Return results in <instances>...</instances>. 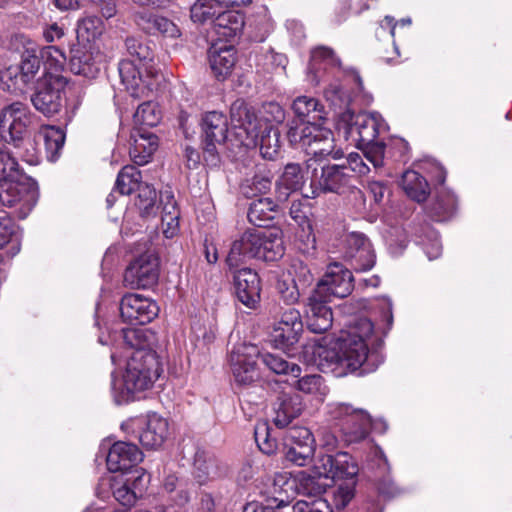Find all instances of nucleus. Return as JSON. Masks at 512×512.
<instances>
[{
    "label": "nucleus",
    "instance_id": "nucleus-1",
    "mask_svg": "<svg viewBox=\"0 0 512 512\" xmlns=\"http://www.w3.org/2000/svg\"><path fill=\"white\" fill-rule=\"evenodd\" d=\"M374 325L364 317L351 322L341 331L335 346L325 350V359L330 362L336 376L358 371V375L373 372L382 362V357L369 350L373 343Z\"/></svg>",
    "mask_w": 512,
    "mask_h": 512
},
{
    "label": "nucleus",
    "instance_id": "nucleus-2",
    "mask_svg": "<svg viewBox=\"0 0 512 512\" xmlns=\"http://www.w3.org/2000/svg\"><path fill=\"white\" fill-rule=\"evenodd\" d=\"M131 59L119 63V74L127 92L135 99L146 98L156 89L159 75L154 68V52L143 40L127 38Z\"/></svg>",
    "mask_w": 512,
    "mask_h": 512
},
{
    "label": "nucleus",
    "instance_id": "nucleus-3",
    "mask_svg": "<svg viewBox=\"0 0 512 512\" xmlns=\"http://www.w3.org/2000/svg\"><path fill=\"white\" fill-rule=\"evenodd\" d=\"M38 199L35 182L24 174L12 152L0 149V202L14 208L17 216L24 219Z\"/></svg>",
    "mask_w": 512,
    "mask_h": 512
},
{
    "label": "nucleus",
    "instance_id": "nucleus-4",
    "mask_svg": "<svg viewBox=\"0 0 512 512\" xmlns=\"http://www.w3.org/2000/svg\"><path fill=\"white\" fill-rule=\"evenodd\" d=\"M338 128L347 140L364 151V156L374 168L383 166L385 145L377 136L386 131L387 125L377 112L355 114L347 109L339 116Z\"/></svg>",
    "mask_w": 512,
    "mask_h": 512
},
{
    "label": "nucleus",
    "instance_id": "nucleus-5",
    "mask_svg": "<svg viewBox=\"0 0 512 512\" xmlns=\"http://www.w3.org/2000/svg\"><path fill=\"white\" fill-rule=\"evenodd\" d=\"M160 375V364L156 353L140 349L128 355L126 371L121 381H112V391L117 404L133 399L136 392L152 387Z\"/></svg>",
    "mask_w": 512,
    "mask_h": 512
},
{
    "label": "nucleus",
    "instance_id": "nucleus-6",
    "mask_svg": "<svg viewBox=\"0 0 512 512\" xmlns=\"http://www.w3.org/2000/svg\"><path fill=\"white\" fill-rule=\"evenodd\" d=\"M30 123L26 105L20 102L5 107L0 115V135L6 142H13L19 151L16 154L27 163H38V155L30 140L25 139Z\"/></svg>",
    "mask_w": 512,
    "mask_h": 512
},
{
    "label": "nucleus",
    "instance_id": "nucleus-7",
    "mask_svg": "<svg viewBox=\"0 0 512 512\" xmlns=\"http://www.w3.org/2000/svg\"><path fill=\"white\" fill-rule=\"evenodd\" d=\"M358 474L359 466L356 460L348 453L340 452L335 456L318 457L313 465L312 474L300 471L298 474L290 473V478L293 480H315L323 477L330 480H352Z\"/></svg>",
    "mask_w": 512,
    "mask_h": 512
},
{
    "label": "nucleus",
    "instance_id": "nucleus-8",
    "mask_svg": "<svg viewBox=\"0 0 512 512\" xmlns=\"http://www.w3.org/2000/svg\"><path fill=\"white\" fill-rule=\"evenodd\" d=\"M269 116L270 112H265V105L261 116L257 117L244 100L238 99L233 102L230 109L231 125L241 145L246 148L257 146L264 117Z\"/></svg>",
    "mask_w": 512,
    "mask_h": 512
},
{
    "label": "nucleus",
    "instance_id": "nucleus-9",
    "mask_svg": "<svg viewBox=\"0 0 512 512\" xmlns=\"http://www.w3.org/2000/svg\"><path fill=\"white\" fill-rule=\"evenodd\" d=\"M329 413L337 421L336 425L347 444L362 441L367 437L371 426V417L365 410L340 403L331 406Z\"/></svg>",
    "mask_w": 512,
    "mask_h": 512
},
{
    "label": "nucleus",
    "instance_id": "nucleus-10",
    "mask_svg": "<svg viewBox=\"0 0 512 512\" xmlns=\"http://www.w3.org/2000/svg\"><path fill=\"white\" fill-rule=\"evenodd\" d=\"M306 169L311 172L312 197L318 196L320 192L339 193L350 184V174L345 164L321 166L318 159H308Z\"/></svg>",
    "mask_w": 512,
    "mask_h": 512
},
{
    "label": "nucleus",
    "instance_id": "nucleus-11",
    "mask_svg": "<svg viewBox=\"0 0 512 512\" xmlns=\"http://www.w3.org/2000/svg\"><path fill=\"white\" fill-rule=\"evenodd\" d=\"M67 81L62 74L46 73L40 77L31 96L36 110L45 116H53L60 112L63 103V91Z\"/></svg>",
    "mask_w": 512,
    "mask_h": 512
},
{
    "label": "nucleus",
    "instance_id": "nucleus-12",
    "mask_svg": "<svg viewBox=\"0 0 512 512\" xmlns=\"http://www.w3.org/2000/svg\"><path fill=\"white\" fill-rule=\"evenodd\" d=\"M19 65H11L1 71V84L4 90L23 93L33 82L40 68V57L34 49H27Z\"/></svg>",
    "mask_w": 512,
    "mask_h": 512
},
{
    "label": "nucleus",
    "instance_id": "nucleus-13",
    "mask_svg": "<svg viewBox=\"0 0 512 512\" xmlns=\"http://www.w3.org/2000/svg\"><path fill=\"white\" fill-rule=\"evenodd\" d=\"M288 489L307 498L317 497L324 491L320 482H263L261 493L265 496L267 505L281 508L289 505L293 499Z\"/></svg>",
    "mask_w": 512,
    "mask_h": 512
},
{
    "label": "nucleus",
    "instance_id": "nucleus-14",
    "mask_svg": "<svg viewBox=\"0 0 512 512\" xmlns=\"http://www.w3.org/2000/svg\"><path fill=\"white\" fill-rule=\"evenodd\" d=\"M260 352L256 345L239 343L233 347L229 363L234 381L238 385H250L259 379L257 358Z\"/></svg>",
    "mask_w": 512,
    "mask_h": 512
},
{
    "label": "nucleus",
    "instance_id": "nucleus-15",
    "mask_svg": "<svg viewBox=\"0 0 512 512\" xmlns=\"http://www.w3.org/2000/svg\"><path fill=\"white\" fill-rule=\"evenodd\" d=\"M353 290L352 272L341 263L333 262L327 266L326 272L318 282L314 293L324 298L347 297Z\"/></svg>",
    "mask_w": 512,
    "mask_h": 512
},
{
    "label": "nucleus",
    "instance_id": "nucleus-16",
    "mask_svg": "<svg viewBox=\"0 0 512 512\" xmlns=\"http://www.w3.org/2000/svg\"><path fill=\"white\" fill-rule=\"evenodd\" d=\"M159 276L158 258L146 252L136 258L124 273V284L131 289L150 288L157 283Z\"/></svg>",
    "mask_w": 512,
    "mask_h": 512
},
{
    "label": "nucleus",
    "instance_id": "nucleus-17",
    "mask_svg": "<svg viewBox=\"0 0 512 512\" xmlns=\"http://www.w3.org/2000/svg\"><path fill=\"white\" fill-rule=\"evenodd\" d=\"M302 332L303 322L300 312L295 308H288L274 323L270 333L271 342L278 349L288 350L298 343Z\"/></svg>",
    "mask_w": 512,
    "mask_h": 512
},
{
    "label": "nucleus",
    "instance_id": "nucleus-18",
    "mask_svg": "<svg viewBox=\"0 0 512 512\" xmlns=\"http://www.w3.org/2000/svg\"><path fill=\"white\" fill-rule=\"evenodd\" d=\"M265 112H270L269 117H264L260 130L257 146L263 158L273 160L280 151V132L273 123H280L284 119V111L277 103L265 104Z\"/></svg>",
    "mask_w": 512,
    "mask_h": 512
},
{
    "label": "nucleus",
    "instance_id": "nucleus-19",
    "mask_svg": "<svg viewBox=\"0 0 512 512\" xmlns=\"http://www.w3.org/2000/svg\"><path fill=\"white\" fill-rule=\"evenodd\" d=\"M159 313V306L150 298L140 294L129 293L122 297L120 315L123 321L131 325L150 323Z\"/></svg>",
    "mask_w": 512,
    "mask_h": 512
},
{
    "label": "nucleus",
    "instance_id": "nucleus-20",
    "mask_svg": "<svg viewBox=\"0 0 512 512\" xmlns=\"http://www.w3.org/2000/svg\"><path fill=\"white\" fill-rule=\"evenodd\" d=\"M105 56L96 44L76 43L70 49V69L74 74L95 78L100 72Z\"/></svg>",
    "mask_w": 512,
    "mask_h": 512
},
{
    "label": "nucleus",
    "instance_id": "nucleus-21",
    "mask_svg": "<svg viewBox=\"0 0 512 512\" xmlns=\"http://www.w3.org/2000/svg\"><path fill=\"white\" fill-rule=\"evenodd\" d=\"M264 231L256 228L247 229L230 248L226 262L230 268L238 267L250 259H258Z\"/></svg>",
    "mask_w": 512,
    "mask_h": 512
},
{
    "label": "nucleus",
    "instance_id": "nucleus-22",
    "mask_svg": "<svg viewBox=\"0 0 512 512\" xmlns=\"http://www.w3.org/2000/svg\"><path fill=\"white\" fill-rule=\"evenodd\" d=\"M142 460L143 453L135 444L117 441L109 448L106 465L112 473L126 474L132 472Z\"/></svg>",
    "mask_w": 512,
    "mask_h": 512
},
{
    "label": "nucleus",
    "instance_id": "nucleus-23",
    "mask_svg": "<svg viewBox=\"0 0 512 512\" xmlns=\"http://www.w3.org/2000/svg\"><path fill=\"white\" fill-rule=\"evenodd\" d=\"M308 130V140H306L304 151L307 155L313 156L311 159L326 156L340 159L343 156V151L335 148L333 133L330 129L313 123L308 126Z\"/></svg>",
    "mask_w": 512,
    "mask_h": 512
},
{
    "label": "nucleus",
    "instance_id": "nucleus-24",
    "mask_svg": "<svg viewBox=\"0 0 512 512\" xmlns=\"http://www.w3.org/2000/svg\"><path fill=\"white\" fill-rule=\"evenodd\" d=\"M330 301L314 292L308 297L306 323L311 332L321 334L332 327L333 314L331 308L327 306Z\"/></svg>",
    "mask_w": 512,
    "mask_h": 512
},
{
    "label": "nucleus",
    "instance_id": "nucleus-25",
    "mask_svg": "<svg viewBox=\"0 0 512 512\" xmlns=\"http://www.w3.org/2000/svg\"><path fill=\"white\" fill-rule=\"evenodd\" d=\"M234 286L238 300L246 307L255 309L261 291L258 274L249 268L240 269L234 275Z\"/></svg>",
    "mask_w": 512,
    "mask_h": 512
},
{
    "label": "nucleus",
    "instance_id": "nucleus-26",
    "mask_svg": "<svg viewBox=\"0 0 512 512\" xmlns=\"http://www.w3.org/2000/svg\"><path fill=\"white\" fill-rule=\"evenodd\" d=\"M205 150L211 154L215 152V145L221 144L227 138L228 120L219 111H210L202 119Z\"/></svg>",
    "mask_w": 512,
    "mask_h": 512
},
{
    "label": "nucleus",
    "instance_id": "nucleus-27",
    "mask_svg": "<svg viewBox=\"0 0 512 512\" xmlns=\"http://www.w3.org/2000/svg\"><path fill=\"white\" fill-rule=\"evenodd\" d=\"M306 162L304 166L298 163H288L276 182L278 198L286 201L289 195L299 191L307 180Z\"/></svg>",
    "mask_w": 512,
    "mask_h": 512
},
{
    "label": "nucleus",
    "instance_id": "nucleus-28",
    "mask_svg": "<svg viewBox=\"0 0 512 512\" xmlns=\"http://www.w3.org/2000/svg\"><path fill=\"white\" fill-rule=\"evenodd\" d=\"M168 436V422L156 413L149 414L138 434L143 447L156 449L160 447Z\"/></svg>",
    "mask_w": 512,
    "mask_h": 512
},
{
    "label": "nucleus",
    "instance_id": "nucleus-29",
    "mask_svg": "<svg viewBox=\"0 0 512 512\" xmlns=\"http://www.w3.org/2000/svg\"><path fill=\"white\" fill-rule=\"evenodd\" d=\"M136 23L149 34H161L163 37L176 39L181 36L179 27L170 19L148 12H141L135 16Z\"/></svg>",
    "mask_w": 512,
    "mask_h": 512
},
{
    "label": "nucleus",
    "instance_id": "nucleus-30",
    "mask_svg": "<svg viewBox=\"0 0 512 512\" xmlns=\"http://www.w3.org/2000/svg\"><path fill=\"white\" fill-rule=\"evenodd\" d=\"M130 157L139 166L147 164L158 148V137L150 132L136 130L131 135Z\"/></svg>",
    "mask_w": 512,
    "mask_h": 512
},
{
    "label": "nucleus",
    "instance_id": "nucleus-31",
    "mask_svg": "<svg viewBox=\"0 0 512 512\" xmlns=\"http://www.w3.org/2000/svg\"><path fill=\"white\" fill-rule=\"evenodd\" d=\"M228 467L215 457L205 452H197L193 463V475L195 478H208L215 480L228 477Z\"/></svg>",
    "mask_w": 512,
    "mask_h": 512
},
{
    "label": "nucleus",
    "instance_id": "nucleus-32",
    "mask_svg": "<svg viewBox=\"0 0 512 512\" xmlns=\"http://www.w3.org/2000/svg\"><path fill=\"white\" fill-rule=\"evenodd\" d=\"M303 408L302 399L298 395L279 397L274 407V424L279 428L288 426L293 419L302 413Z\"/></svg>",
    "mask_w": 512,
    "mask_h": 512
},
{
    "label": "nucleus",
    "instance_id": "nucleus-33",
    "mask_svg": "<svg viewBox=\"0 0 512 512\" xmlns=\"http://www.w3.org/2000/svg\"><path fill=\"white\" fill-rule=\"evenodd\" d=\"M160 202L163 204L161 228L166 238H173L179 232L180 212L174 195L170 190L160 192Z\"/></svg>",
    "mask_w": 512,
    "mask_h": 512
},
{
    "label": "nucleus",
    "instance_id": "nucleus-34",
    "mask_svg": "<svg viewBox=\"0 0 512 512\" xmlns=\"http://www.w3.org/2000/svg\"><path fill=\"white\" fill-rule=\"evenodd\" d=\"M209 62L217 78L225 79L232 71L236 56L232 46L214 44L209 49Z\"/></svg>",
    "mask_w": 512,
    "mask_h": 512
},
{
    "label": "nucleus",
    "instance_id": "nucleus-35",
    "mask_svg": "<svg viewBox=\"0 0 512 512\" xmlns=\"http://www.w3.org/2000/svg\"><path fill=\"white\" fill-rule=\"evenodd\" d=\"M457 208L455 195L446 188L437 191L426 210L428 215L435 221H445L452 217Z\"/></svg>",
    "mask_w": 512,
    "mask_h": 512
},
{
    "label": "nucleus",
    "instance_id": "nucleus-36",
    "mask_svg": "<svg viewBox=\"0 0 512 512\" xmlns=\"http://www.w3.org/2000/svg\"><path fill=\"white\" fill-rule=\"evenodd\" d=\"M277 204L269 197H260L250 203L247 217L251 224L263 227L269 225L276 214Z\"/></svg>",
    "mask_w": 512,
    "mask_h": 512
},
{
    "label": "nucleus",
    "instance_id": "nucleus-37",
    "mask_svg": "<svg viewBox=\"0 0 512 512\" xmlns=\"http://www.w3.org/2000/svg\"><path fill=\"white\" fill-rule=\"evenodd\" d=\"M244 23L243 14L223 9V12L219 14L214 22V28L218 35L229 39L236 37L242 32Z\"/></svg>",
    "mask_w": 512,
    "mask_h": 512
},
{
    "label": "nucleus",
    "instance_id": "nucleus-38",
    "mask_svg": "<svg viewBox=\"0 0 512 512\" xmlns=\"http://www.w3.org/2000/svg\"><path fill=\"white\" fill-rule=\"evenodd\" d=\"M143 482H112L111 489L114 498L123 506L132 507L142 498L147 487Z\"/></svg>",
    "mask_w": 512,
    "mask_h": 512
},
{
    "label": "nucleus",
    "instance_id": "nucleus-39",
    "mask_svg": "<svg viewBox=\"0 0 512 512\" xmlns=\"http://www.w3.org/2000/svg\"><path fill=\"white\" fill-rule=\"evenodd\" d=\"M229 7L220 0H196L191 6L190 17L195 23L215 22L223 9Z\"/></svg>",
    "mask_w": 512,
    "mask_h": 512
},
{
    "label": "nucleus",
    "instance_id": "nucleus-40",
    "mask_svg": "<svg viewBox=\"0 0 512 512\" xmlns=\"http://www.w3.org/2000/svg\"><path fill=\"white\" fill-rule=\"evenodd\" d=\"M402 186L406 194L417 202L424 201L429 193V185L426 179L413 170L406 171L403 174Z\"/></svg>",
    "mask_w": 512,
    "mask_h": 512
},
{
    "label": "nucleus",
    "instance_id": "nucleus-41",
    "mask_svg": "<svg viewBox=\"0 0 512 512\" xmlns=\"http://www.w3.org/2000/svg\"><path fill=\"white\" fill-rule=\"evenodd\" d=\"M103 21L96 16H87L78 21L77 43L96 44L95 40L103 33Z\"/></svg>",
    "mask_w": 512,
    "mask_h": 512
},
{
    "label": "nucleus",
    "instance_id": "nucleus-42",
    "mask_svg": "<svg viewBox=\"0 0 512 512\" xmlns=\"http://www.w3.org/2000/svg\"><path fill=\"white\" fill-rule=\"evenodd\" d=\"M38 138L43 140L46 157L50 162L58 159L65 141V134L60 128L46 127L40 131Z\"/></svg>",
    "mask_w": 512,
    "mask_h": 512
},
{
    "label": "nucleus",
    "instance_id": "nucleus-43",
    "mask_svg": "<svg viewBox=\"0 0 512 512\" xmlns=\"http://www.w3.org/2000/svg\"><path fill=\"white\" fill-rule=\"evenodd\" d=\"M320 485L324 488V491L318 497L322 498L321 496L326 494V498L330 499L337 509L346 507L355 496V482H341L339 485L330 486L329 488Z\"/></svg>",
    "mask_w": 512,
    "mask_h": 512
},
{
    "label": "nucleus",
    "instance_id": "nucleus-44",
    "mask_svg": "<svg viewBox=\"0 0 512 512\" xmlns=\"http://www.w3.org/2000/svg\"><path fill=\"white\" fill-rule=\"evenodd\" d=\"M292 108L300 121H304L308 118L307 122H310V120L316 121L323 118V106L313 97H297L293 102Z\"/></svg>",
    "mask_w": 512,
    "mask_h": 512
},
{
    "label": "nucleus",
    "instance_id": "nucleus-45",
    "mask_svg": "<svg viewBox=\"0 0 512 512\" xmlns=\"http://www.w3.org/2000/svg\"><path fill=\"white\" fill-rule=\"evenodd\" d=\"M141 179V172L135 166L127 165L118 173L115 190L121 195H129L143 185Z\"/></svg>",
    "mask_w": 512,
    "mask_h": 512
},
{
    "label": "nucleus",
    "instance_id": "nucleus-46",
    "mask_svg": "<svg viewBox=\"0 0 512 512\" xmlns=\"http://www.w3.org/2000/svg\"><path fill=\"white\" fill-rule=\"evenodd\" d=\"M10 244L13 255L20 250L19 228L4 211H0V249Z\"/></svg>",
    "mask_w": 512,
    "mask_h": 512
},
{
    "label": "nucleus",
    "instance_id": "nucleus-47",
    "mask_svg": "<svg viewBox=\"0 0 512 512\" xmlns=\"http://www.w3.org/2000/svg\"><path fill=\"white\" fill-rule=\"evenodd\" d=\"M289 273L295 274V278H293L294 286L291 289H287L286 292H283V298L288 303H294L300 296L298 285L300 284L305 286L310 283L312 280V274L310 273L309 268L302 262H294L291 265Z\"/></svg>",
    "mask_w": 512,
    "mask_h": 512
},
{
    "label": "nucleus",
    "instance_id": "nucleus-48",
    "mask_svg": "<svg viewBox=\"0 0 512 512\" xmlns=\"http://www.w3.org/2000/svg\"><path fill=\"white\" fill-rule=\"evenodd\" d=\"M261 242L259 260L271 262L283 256V241L278 234L264 231L263 241Z\"/></svg>",
    "mask_w": 512,
    "mask_h": 512
},
{
    "label": "nucleus",
    "instance_id": "nucleus-49",
    "mask_svg": "<svg viewBox=\"0 0 512 512\" xmlns=\"http://www.w3.org/2000/svg\"><path fill=\"white\" fill-rule=\"evenodd\" d=\"M261 360L275 374L290 375L293 378L301 376V367L295 363H289L281 356L265 353L261 355Z\"/></svg>",
    "mask_w": 512,
    "mask_h": 512
},
{
    "label": "nucleus",
    "instance_id": "nucleus-50",
    "mask_svg": "<svg viewBox=\"0 0 512 512\" xmlns=\"http://www.w3.org/2000/svg\"><path fill=\"white\" fill-rule=\"evenodd\" d=\"M40 59L43 61L44 74H61L66 62L64 52L56 46L42 48L40 51Z\"/></svg>",
    "mask_w": 512,
    "mask_h": 512
},
{
    "label": "nucleus",
    "instance_id": "nucleus-51",
    "mask_svg": "<svg viewBox=\"0 0 512 512\" xmlns=\"http://www.w3.org/2000/svg\"><path fill=\"white\" fill-rule=\"evenodd\" d=\"M156 199L157 193L152 186L148 184H143L139 188L135 200V205L139 209L140 215L142 217L148 218L150 216L155 215L157 209Z\"/></svg>",
    "mask_w": 512,
    "mask_h": 512
},
{
    "label": "nucleus",
    "instance_id": "nucleus-52",
    "mask_svg": "<svg viewBox=\"0 0 512 512\" xmlns=\"http://www.w3.org/2000/svg\"><path fill=\"white\" fill-rule=\"evenodd\" d=\"M135 124L153 127L161 120V111L158 105L151 101L140 104L133 115Z\"/></svg>",
    "mask_w": 512,
    "mask_h": 512
},
{
    "label": "nucleus",
    "instance_id": "nucleus-53",
    "mask_svg": "<svg viewBox=\"0 0 512 512\" xmlns=\"http://www.w3.org/2000/svg\"><path fill=\"white\" fill-rule=\"evenodd\" d=\"M324 65L337 66L339 65V59L334 55V52L328 47H318L311 53V62L309 66V72L314 73V80L318 82L316 71Z\"/></svg>",
    "mask_w": 512,
    "mask_h": 512
},
{
    "label": "nucleus",
    "instance_id": "nucleus-54",
    "mask_svg": "<svg viewBox=\"0 0 512 512\" xmlns=\"http://www.w3.org/2000/svg\"><path fill=\"white\" fill-rule=\"evenodd\" d=\"M293 386L306 394L324 396L327 393V387L324 385L323 378L320 375H305L295 378Z\"/></svg>",
    "mask_w": 512,
    "mask_h": 512
},
{
    "label": "nucleus",
    "instance_id": "nucleus-55",
    "mask_svg": "<svg viewBox=\"0 0 512 512\" xmlns=\"http://www.w3.org/2000/svg\"><path fill=\"white\" fill-rule=\"evenodd\" d=\"M285 447L296 446H308L314 448V437L310 430L305 427H291L287 430L284 438Z\"/></svg>",
    "mask_w": 512,
    "mask_h": 512
},
{
    "label": "nucleus",
    "instance_id": "nucleus-56",
    "mask_svg": "<svg viewBox=\"0 0 512 512\" xmlns=\"http://www.w3.org/2000/svg\"><path fill=\"white\" fill-rule=\"evenodd\" d=\"M313 123L300 120H293L288 124L287 139L292 146H298L305 149L306 140H308V126Z\"/></svg>",
    "mask_w": 512,
    "mask_h": 512
},
{
    "label": "nucleus",
    "instance_id": "nucleus-57",
    "mask_svg": "<svg viewBox=\"0 0 512 512\" xmlns=\"http://www.w3.org/2000/svg\"><path fill=\"white\" fill-rule=\"evenodd\" d=\"M258 448L267 455H272L277 450V441L270 436V429L266 423H259L254 431Z\"/></svg>",
    "mask_w": 512,
    "mask_h": 512
},
{
    "label": "nucleus",
    "instance_id": "nucleus-58",
    "mask_svg": "<svg viewBox=\"0 0 512 512\" xmlns=\"http://www.w3.org/2000/svg\"><path fill=\"white\" fill-rule=\"evenodd\" d=\"M350 261L351 267L356 272H366L372 269L376 262V256L372 246L364 247L363 250H360L358 254L354 253L351 255V258L348 259Z\"/></svg>",
    "mask_w": 512,
    "mask_h": 512
},
{
    "label": "nucleus",
    "instance_id": "nucleus-59",
    "mask_svg": "<svg viewBox=\"0 0 512 512\" xmlns=\"http://www.w3.org/2000/svg\"><path fill=\"white\" fill-rule=\"evenodd\" d=\"M121 337L127 349L138 351L146 349V340L144 339V332L134 328H123L121 330Z\"/></svg>",
    "mask_w": 512,
    "mask_h": 512
},
{
    "label": "nucleus",
    "instance_id": "nucleus-60",
    "mask_svg": "<svg viewBox=\"0 0 512 512\" xmlns=\"http://www.w3.org/2000/svg\"><path fill=\"white\" fill-rule=\"evenodd\" d=\"M315 500H300L293 505V512H332L327 498L315 497Z\"/></svg>",
    "mask_w": 512,
    "mask_h": 512
},
{
    "label": "nucleus",
    "instance_id": "nucleus-61",
    "mask_svg": "<svg viewBox=\"0 0 512 512\" xmlns=\"http://www.w3.org/2000/svg\"><path fill=\"white\" fill-rule=\"evenodd\" d=\"M313 453L314 448L308 447L306 445L300 446V448L291 446L286 448L285 457L291 463L302 467L306 465V463L310 460Z\"/></svg>",
    "mask_w": 512,
    "mask_h": 512
},
{
    "label": "nucleus",
    "instance_id": "nucleus-62",
    "mask_svg": "<svg viewBox=\"0 0 512 512\" xmlns=\"http://www.w3.org/2000/svg\"><path fill=\"white\" fill-rule=\"evenodd\" d=\"M309 213L310 208L305 200L298 199L292 201L289 214L299 227L311 224L308 218Z\"/></svg>",
    "mask_w": 512,
    "mask_h": 512
},
{
    "label": "nucleus",
    "instance_id": "nucleus-63",
    "mask_svg": "<svg viewBox=\"0 0 512 512\" xmlns=\"http://www.w3.org/2000/svg\"><path fill=\"white\" fill-rule=\"evenodd\" d=\"M345 243L347 246L345 257L347 259L351 258L352 254H358L360 250L364 249V247L366 248L371 245L365 235L358 232H352L347 235Z\"/></svg>",
    "mask_w": 512,
    "mask_h": 512
},
{
    "label": "nucleus",
    "instance_id": "nucleus-64",
    "mask_svg": "<svg viewBox=\"0 0 512 512\" xmlns=\"http://www.w3.org/2000/svg\"><path fill=\"white\" fill-rule=\"evenodd\" d=\"M298 248L303 253H310L316 248V238L313 233L312 225L308 224L304 227H300V231L297 233Z\"/></svg>",
    "mask_w": 512,
    "mask_h": 512
}]
</instances>
